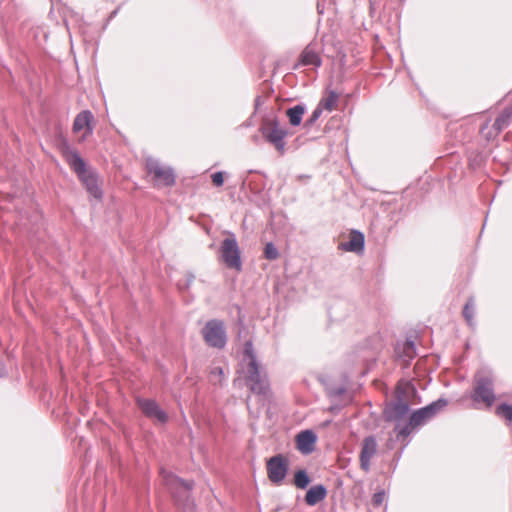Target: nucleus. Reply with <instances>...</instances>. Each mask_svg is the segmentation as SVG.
Returning <instances> with one entry per match:
<instances>
[{
	"instance_id": "5",
	"label": "nucleus",
	"mask_w": 512,
	"mask_h": 512,
	"mask_svg": "<svg viewBox=\"0 0 512 512\" xmlns=\"http://www.w3.org/2000/svg\"><path fill=\"white\" fill-rule=\"evenodd\" d=\"M220 253L221 259L227 267L238 271L241 270L242 263L240 249L234 235H231L222 241Z\"/></svg>"
},
{
	"instance_id": "16",
	"label": "nucleus",
	"mask_w": 512,
	"mask_h": 512,
	"mask_svg": "<svg viewBox=\"0 0 512 512\" xmlns=\"http://www.w3.org/2000/svg\"><path fill=\"white\" fill-rule=\"evenodd\" d=\"M345 251L360 252L364 248V236L360 232H352L349 241L340 244Z\"/></svg>"
},
{
	"instance_id": "22",
	"label": "nucleus",
	"mask_w": 512,
	"mask_h": 512,
	"mask_svg": "<svg viewBox=\"0 0 512 512\" xmlns=\"http://www.w3.org/2000/svg\"><path fill=\"white\" fill-rule=\"evenodd\" d=\"M310 483V479L304 470H299L295 473L294 484L300 489L306 488Z\"/></svg>"
},
{
	"instance_id": "20",
	"label": "nucleus",
	"mask_w": 512,
	"mask_h": 512,
	"mask_svg": "<svg viewBox=\"0 0 512 512\" xmlns=\"http://www.w3.org/2000/svg\"><path fill=\"white\" fill-rule=\"evenodd\" d=\"M338 103V94L329 91L319 102L318 106L327 111H333L337 107Z\"/></svg>"
},
{
	"instance_id": "23",
	"label": "nucleus",
	"mask_w": 512,
	"mask_h": 512,
	"mask_svg": "<svg viewBox=\"0 0 512 512\" xmlns=\"http://www.w3.org/2000/svg\"><path fill=\"white\" fill-rule=\"evenodd\" d=\"M416 427L417 426L412 425L411 420H410L409 423L405 424V425L397 424L395 427V431L397 432L398 436L407 437L412 433V431Z\"/></svg>"
},
{
	"instance_id": "10",
	"label": "nucleus",
	"mask_w": 512,
	"mask_h": 512,
	"mask_svg": "<svg viewBox=\"0 0 512 512\" xmlns=\"http://www.w3.org/2000/svg\"><path fill=\"white\" fill-rule=\"evenodd\" d=\"M447 405V401L443 399H439L436 402L431 403L430 405L421 408L417 411H414L411 418V423L414 426H421L425 424L428 420L436 415L442 408Z\"/></svg>"
},
{
	"instance_id": "1",
	"label": "nucleus",
	"mask_w": 512,
	"mask_h": 512,
	"mask_svg": "<svg viewBox=\"0 0 512 512\" xmlns=\"http://www.w3.org/2000/svg\"><path fill=\"white\" fill-rule=\"evenodd\" d=\"M244 357L248 361L245 371L247 386L253 393L266 395L269 391L267 376L256 360L251 342L245 344Z\"/></svg>"
},
{
	"instance_id": "21",
	"label": "nucleus",
	"mask_w": 512,
	"mask_h": 512,
	"mask_svg": "<svg viewBox=\"0 0 512 512\" xmlns=\"http://www.w3.org/2000/svg\"><path fill=\"white\" fill-rule=\"evenodd\" d=\"M512 116V108L505 109L495 120L494 127L497 130H502L507 126L510 117Z\"/></svg>"
},
{
	"instance_id": "31",
	"label": "nucleus",
	"mask_w": 512,
	"mask_h": 512,
	"mask_svg": "<svg viewBox=\"0 0 512 512\" xmlns=\"http://www.w3.org/2000/svg\"><path fill=\"white\" fill-rule=\"evenodd\" d=\"M211 374H212V376H219V377H221V376H222V374H223V371H222V369H221V368H219V367H215V368L211 371Z\"/></svg>"
},
{
	"instance_id": "11",
	"label": "nucleus",
	"mask_w": 512,
	"mask_h": 512,
	"mask_svg": "<svg viewBox=\"0 0 512 512\" xmlns=\"http://www.w3.org/2000/svg\"><path fill=\"white\" fill-rule=\"evenodd\" d=\"M93 120H94V116L88 110L80 112L75 117V120H74V123H73V131L75 133H81L82 132V135L79 138V141H84L89 135L92 134V131H93L92 122H93Z\"/></svg>"
},
{
	"instance_id": "29",
	"label": "nucleus",
	"mask_w": 512,
	"mask_h": 512,
	"mask_svg": "<svg viewBox=\"0 0 512 512\" xmlns=\"http://www.w3.org/2000/svg\"><path fill=\"white\" fill-rule=\"evenodd\" d=\"M405 353L408 357L412 358L415 354V347L412 341H407L404 346Z\"/></svg>"
},
{
	"instance_id": "15",
	"label": "nucleus",
	"mask_w": 512,
	"mask_h": 512,
	"mask_svg": "<svg viewBox=\"0 0 512 512\" xmlns=\"http://www.w3.org/2000/svg\"><path fill=\"white\" fill-rule=\"evenodd\" d=\"M161 475L163 480L165 481V484L171 489L172 491L181 489L184 493L189 492L192 489V483L186 482L178 477L172 475L170 472H167L165 470H161Z\"/></svg>"
},
{
	"instance_id": "27",
	"label": "nucleus",
	"mask_w": 512,
	"mask_h": 512,
	"mask_svg": "<svg viewBox=\"0 0 512 512\" xmlns=\"http://www.w3.org/2000/svg\"><path fill=\"white\" fill-rule=\"evenodd\" d=\"M323 109H321L319 106L315 108V110L312 112L310 118L305 122V126L309 127L312 126L318 118L321 116Z\"/></svg>"
},
{
	"instance_id": "18",
	"label": "nucleus",
	"mask_w": 512,
	"mask_h": 512,
	"mask_svg": "<svg viewBox=\"0 0 512 512\" xmlns=\"http://www.w3.org/2000/svg\"><path fill=\"white\" fill-rule=\"evenodd\" d=\"M301 64L313 66H320L321 64V60L317 51L310 45L307 46L301 53Z\"/></svg>"
},
{
	"instance_id": "6",
	"label": "nucleus",
	"mask_w": 512,
	"mask_h": 512,
	"mask_svg": "<svg viewBox=\"0 0 512 512\" xmlns=\"http://www.w3.org/2000/svg\"><path fill=\"white\" fill-rule=\"evenodd\" d=\"M261 132L264 138L274 145V147L281 153L285 150V137L288 132L285 128H282L277 121H270L263 125Z\"/></svg>"
},
{
	"instance_id": "17",
	"label": "nucleus",
	"mask_w": 512,
	"mask_h": 512,
	"mask_svg": "<svg viewBox=\"0 0 512 512\" xmlns=\"http://www.w3.org/2000/svg\"><path fill=\"white\" fill-rule=\"evenodd\" d=\"M326 496V489L323 485H316L311 487L305 496V501L308 505L313 506L323 500Z\"/></svg>"
},
{
	"instance_id": "24",
	"label": "nucleus",
	"mask_w": 512,
	"mask_h": 512,
	"mask_svg": "<svg viewBox=\"0 0 512 512\" xmlns=\"http://www.w3.org/2000/svg\"><path fill=\"white\" fill-rule=\"evenodd\" d=\"M496 414L500 417H504L508 421H512V406L502 404L496 409Z\"/></svg>"
},
{
	"instance_id": "7",
	"label": "nucleus",
	"mask_w": 512,
	"mask_h": 512,
	"mask_svg": "<svg viewBox=\"0 0 512 512\" xmlns=\"http://www.w3.org/2000/svg\"><path fill=\"white\" fill-rule=\"evenodd\" d=\"M146 169L153 175L156 185L171 186L175 182L174 172L170 167L162 166L157 160L147 159Z\"/></svg>"
},
{
	"instance_id": "13",
	"label": "nucleus",
	"mask_w": 512,
	"mask_h": 512,
	"mask_svg": "<svg viewBox=\"0 0 512 512\" xmlns=\"http://www.w3.org/2000/svg\"><path fill=\"white\" fill-rule=\"evenodd\" d=\"M138 405L142 412L160 423H165L167 421V414L160 409L158 404L150 399H139Z\"/></svg>"
},
{
	"instance_id": "30",
	"label": "nucleus",
	"mask_w": 512,
	"mask_h": 512,
	"mask_svg": "<svg viewBox=\"0 0 512 512\" xmlns=\"http://www.w3.org/2000/svg\"><path fill=\"white\" fill-rule=\"evenodd\" d=\"M385 498L384 492H378L373 495L372 502L375 506H379L382 504Z\"/></svg>"
},
{
	"instance_id": "8",
	"label": "nucleus",
	"mask_w": 512,
	"mask_h": 512,
	"mask_svg": "<svg viewBox=\"0 0 512 512\" xmlns=\"http://www.w3.org/2000/svg\"><path fill=\"white\" fill-rule=\"evenodd\" d=\"M287 471L288 462L283 455L278 454L267 461V475L272 483L280 485L285 479Z\"/></svg>"
},
{
	"instance_id": "9",
	"label": "nucleus",
	"mask_w": 512,
	"mask_h": 512,
	"mask_svg": "<svg viewBox=\"0 0 512 512\" xmlns=\"http://www.w3.org/2000/svg\"><path fill=\"white\" fill-rule=\"evenodd\" d=\"M472 399L475 402H484L487 407H491L495 396L493 393L492 380L489 377L477 375Z\"/></svg>"
},
{
	"instance_id": "19",
	"label": "nucleus",
	"mask_w": 512,
	"mask_h": 512,
	"mask_svg": "<svg viewBox=\"0 0 512 512\" xmlns=\"http://www.w3.org/2000/svg\"><path fill=\"white\" fill-rule=\"evenodd\" d=\"M305 113V107L303 105H296L292 108H289L286 111V115L289 119V123L292 126H298L300 125L303 115Z\"/></svg>"
},
{
	"instance_id": "26",
	"label": "nucleus",
	"mask_w": 512,
	"mask_h": 512,
	"mask_svg": "<svg viewBox=\"0 0 512 512\" xmlns=\"http://www.w3.org/2000/svg\"><path fill=\"white\" fill-rule=\"evenodd\" d=\"M264 254L265 257L269 260H275L279 256L277 248L272 243L266 244Z\"/></svg>"
},
{
	"instance_id": "2",
	"label": "nucleus",
	"mask_w": 512,
	"mask_h": 512,
	"mask_svg": "<svg viewBox=\"0 0 512 512\" xmlns=\"http://www.w3.org/2000/svg\"><path fill=\"white\" fill-rule=\"evenodd\" d=\"M63 155L69 166L78 175L81 182L85 185L87 191L95 198H101L102 192L98 186L97 178L94 173L86 168V163L79 153L69 147L64 148Z\"/></svg>"
},
{
	"instance_id": "28",
	"label": "nucleus",
	"mask_w": 512,
	"mask_h": 512,
	"mask_svg": "<svg viewBox=\"0 0 512 512\" xmlns=\"http://www.w3.org/2000/svg\"><path fill=\"white\" fill-rule=\"evenodd\" d=\"M212 182L215 186H222L224 183V176L222 172H216L212 174Z\"/></svg>"
},
{
	"instance_id": "4",
	"label": "nucleus",
	"mask_w": 512,
	"mask_h": 512,
	"mask_svg": "<svg viewBox=\"0 0 512 512\" xmlns=\"http://www.w3.org/2000/svg\"><path fill=\"white\" fill-rule=\"evenodd\" d=\"M202 336L205 343L210 347L223 348L226 344L224 323L219 320L208 321L202 329Z\"/></svg>"
},
{
	"instance_id": "3",
	"label": "nucleus",
	"mask_w": 512,
	"mask_h": 512,
	"mask_svg": "<svg viewBox=\"0 0 512 512\" xmlns=\"http://www.w3.org/2000/svg\"><path fill=\"white\" fill-rule=\"evenodd\" d=\"M399 401L385 410L388 419H398L407 414L409 410L406 399L409 394H415L414 386L408 381H401L397 387Z\"/></svg>"
},
{
	"instance_id": "25",
	"label": "nucleus",
	"mask_w": 512,
	"mask_h": 512,
	"mask_svg": "<svg viewBox=\"0 0 512 512\" xmlns=\"http://www.w3.org/2000/svg\"><path fill=\"white\" fill-rule=\"evenodd\" d=\"M473 312H474V303H473V300L471 299L466 303V305L463 309V315L470 325H472Z\"/></svg>"
},
{
	"instance_id": "12",
	"label": "nucleus",
	"mask_w": 512,
	"mask_h": 512,
	"mask_svg": "<svg viewBox=\"0 0 512 512\" xmlns=\"http://www.w3.org/2000/svg\"><path fill=\"white\" fill-rule=\"evenodd\" d=\"M377 452V442L374 437H367L363 440L360 453V466L365 471L370 470V461Z\"/></svg>"
},
{
	"instance_id": "14",
	"label": "nucleus",
	"mask_w": 512,
	"mask_h": 512,
	"mask_svg": "<svg viewBox=\"0 0 512 512\" xmlns=\"http://www.w3.org/2000/svg\"><path fill=\"white\" fill-rule=\"evenodd\" d=\"M316 440L317 437L313 431H302L296 436L297 449L303 454H309L314 450Z\"/></svg>"
}]
</instances>
